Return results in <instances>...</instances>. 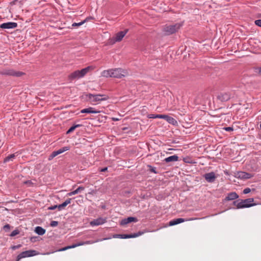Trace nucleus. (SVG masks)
Returning a JSON list of instances; mask_svg holds the SVG:
<instances>
[{
  "label": "nucleus",
  "mask_w": 261,
  "mask_h": 261,
  "mask_svg": "<svg viewBox=\"0 0 261 261\" xmlns=\"http://www.w3.org/2000/svg\"><path fill=\"white\" fill-rule=\"evenodd\" d=\"M126 74V71L120 68L105 70L101 72V76L103 77L117 79H121Z\"/></svg>",
  "instance_id": "f257e3e1"
},
{
  "label": "nucleus",
  "mask_w": 261,
  "mask_h": 261,
  "mask_svg": "<svg viewBox=\"0 0 261 261\" xmlns=\"http://www.w3.org/2000/svg\"><path fill=\"white\" fill-rule=\"evenodd\" d=\"M239 94V92L238 90L231 89L226 92L219 93L217 96V98L222 102H225L230 99H236Z\"/></svg>",
  "instance_id": "f03ea898"
},
{
  "label": "nucleus",
  "mask_w": 261,
  "mask_h": 261,
  "mask_svg": "<svg viewBox=\"0 0 261 261\" xmlns=\"http://www.w3.org/2000/svg\"><path fill=\"white\" fill-rule=\"evenodd\" d=\"M182 23H176L173 24H166L163 26L162 32L164 35L168 36L177 32L182 27Z\"/></svg>",
  "instance_id": "7ed1b4c3"
},
{
  "label": "nucleus",
  "mask_w": 261,
  "mask_h": 261,
  "mask_svg": "<svg viewBox=\"0 0 261 261\" xmlns=\"http://www.w3.org/2000/svg\"><path fill=\"white\" fill-rule=\"evenodd\" d=\"M253 201V198H247L244 200L238 199L234 201L233 204L238 209L247 208L255 205L252 203Z\"/></svg>",
  "instance_id": "20e7f679"
},
{
  "label": "nucleus",
  "mask_w": 261,
  "mask_h": 261,
  "mask_svg": "<svg viewBox=\"0 0 261 261\" xmlns=\"http://www.w3.org/2000/svg\"><path fill=\"white\" fill-rule=\"evenodd\" d=\"M90 67L88 66L81 70H76L68 75V80L73 81L75 79H79L84 77L89 71Z\"/></svg>",
  "instance_id": "39448f33"
},
{
  "label": "nucleus",
  "mask_w": 261,
  "mask_h": 261,
  "mask_svg": "<svg viewBox=\"0 0 261 261\" xmlns=\"http://www.w3.org/2000/svg\"><path fill=\"white\" fill-rule=\"evenodd\" d=\"M87 97L90 102L93 104L101 101L107 100L109 98V97L106 95L92 94L90 93L87 95Z\"/></svg>",
  "instance_id": "423d86ee"
},
{
  "label": "nucleus",
  "mask_w": 261,
  "mask_h": 261,
  "mask_svg": "<svg viewBox=\"0 0 261 261\" xmlns=\"http://www.w3.org/2000/svg\"><path fill=\"white\" fill-rule=\"evenodd\" d=\"M0 74L13 76L15 77H20L24 74V73L19 71H16L13 69L6 68L0 71Z\"/></svg>",
  "instance_id": "0eeeda50"
},
{
  "label": "nucleus",
  "mask_w": 261,
  "mask_h": 261,
  "mask_svg": "<svg viewBox=\"0 0 261 261\" xmlns=\"http://www.w3.org/2000/svg\"><path fill=\"white\" fill-rule=\"evenodd\" d=\"M128 32V30L126 29L123 31H120L116 34L115 36L110 40L111 44H114L117 42H120L125 36Z\"/></svg>",
  "instance_id": "6e6552de"
},
{
  "label": "nucleus",
  "mask_w": 261,
  "mask_h": 261,
  "mask_svg": "<svg viewBox=\"0 0 261 261\" xmlns=\"http://www.w3.org/2000/svg\"><path fill=\"white\" fill-rule=\"evenodd\" d=\"M36 254L37 253L36 251L35 250H30L23 251L17 255L16 261H19L21 259L23 258L33 256L36 255Z\"/></svg>",
  "instance_id": "1a4fd4ad"
},
{
  "label": "nucleus",
  "mask_w": 261,
  "mask_h": 261,
  "mask_svg": "<svg viewBox=\"0 0 261 261\" xmlns=\"http://www.w3.org/2000/svg\"><path fill=\"white\" fill-rule=\"evenodd\" d=\"M70 149V147L69 146H64L62 148H60L59 149L53 151L51 154L49 156V160H50L53 159L57 155L66 151L69 150Z\"/></svg>",
  "instance_id": "9d476101"
},
{
  "label": "nucleus",
  "mask_w": 261,
  "mask_h": 261,
  "mask_svg": "<svg viewBox=\"0 0 261 261\" xmlns=\"http://www.w3.org/2000/svg\"><path fill=\"white\" fill-rule=\"evenodd\" d=\"M107 218L106 217H99L97 219H94L90 222V224L92 226H98L105 223L107 222Z\"/></svg>",
  "instance_id": "9b49d317"
},
{
  "label": "nucleus",
  "mask_w": 261,
  "mask_h": 261,
  "mask_svg": "<svg viewBox=\"0 0 261 261\" xmlns=\"http://www.w3.org/2000/svg\"><path fill=\"white\" fill-rule=\"evenodd\" d=\"M198 218H190L188 220H185V219H183V218H177V219H173V220H171L169 223V226H173V225H176V224H179V223H181L182 222H184L186 221H189V220H196Z\"/></svg>",
  "instance_id": "f8f14e48"
},
{
  "label": "nucleus",
  "mask_w": 261,
  "mask_h": 261,
  "mask_svg": "<svg viewBox=\"0 0 261 261\" xmlns=\"http://www.w3.org/2000/svg\"><path fill=\"white\" fill-rule=\"evenodd\" d=\"M17 27V23L14 22H8L0 24V28L3 29H15Z\"/></svg>",
  "instance_id": "ddd939ff"
},
{
  "label": "nucleus",
  "mask_w": 261,
  "mask_h": 261,
  "mask_svg": "<svg viewBox=\"0 0 261 261\" xmlns=\"http://www.w3.org/2000/svg\"><path fill=\"white\" fill-rule=\"evenodd\" d=\"M203 176L205 178V180L208 182H210V183L213 182L215 180V179L216 178L215 174L213 172L205 173L203 175Z\"/></svg>",
  "instance_id": "4468645a"
},
{
  "label": "nucleus",
  "mask_w": 261,
  "mask_h": 261,
  "mask_svg": "<svg viewBox=\"0 0 261 261\" xmlns=\"http://www.w3.org/2000/svg\"><path fill=\"white\" fill-rule=\"evenodd\" d=\"M236 177L242 179H247L252 177V175L251 174L245 172L240 171L237 172Z\"/></svg>",
  "instance_id": "2eb2a0df"
},
{
  "label": "nucleus",
  "mask_w": 261,
  "mask_h": 261,
  "mask_svg": "<svg viewBox=\"0 0 261 261\" xmlns=\"http://www.w3.org/2000/svg\"><path fill=\"white\" fill-rule=\"evenodd\" d=\"M138 221V219L136 217H129L127 218H125L122 219L120 222V224L122 226L126 225L130 222H137Z\"/></svg>",
  "instance_id": "dca6fc26"
},
{
  "label": "nucleus",
  "mask_w": 261,
  "mask_h": 261,
  "mask_svg": "<svg viewBox=\"0 0 261 261\" xmlns=\"http://www.w3.org/2000/svg\"><path fill=\"white\" fill-rule=\"evenodd\" d=\"M144 232L143 231H139L137 233H134L130 234H121V239H129V238H134L138 237L142 234H143Z\"/></svg>",
  "instance_id": "f3484780"
},
{
  "label": "nucleus",
  "mask_w": 261,
  "mask_h": 261,
  "mask_svg": "<svg viewBox=\"0 0 261 261\" xmlns=\"http://www.w3.org/2000/svg\"><path fill=\"white\" fill-rule=\"evenodd\" d=\"M89 243H90L89 241H87L86 242H81V243H79L73 244L72 245L66 246L65 247H63V248L59 249V251H65V250H66L67 249H69L74 248H75L76 247H77V246H81V245H83L84 244H89Z\"/></svg>",
  "instance_id": "a211bd4d"
},
{
  "label": "nucleus",
  "mask_w": 261,
  "mask_h": 261,
  "mask_svg": "<svg viewBox=\"0 0 261 261\" xmlns=\"http://www.w3.org/2000/svg\"><path fill=\"white\" fill-rule=\"evenodd\" d=\"M239 197V195L235 192H232L228 193L224 199V201H228L233 200L237 199Z\"/></svg>",
  "instance_id": "6ab92c4d"
},
{
  "label": "nucleus",
  "mask_w": 261,
  "mask_h": 261,
  "mask_svg": "<svg viewBox=\"0 0 261 261\" xmlns=\"http://www.w3.org/2000/svg\"><path fill=\"white\" fill-rule=\"evenodd\" d=\"M82 113H93L97 114L100 112L99 111L96 110L94 108L89 107L86 109H84L81 111Z\"/></svg>",
  "instance_id": "aec40b11"
},
{
  "label": "nucleus",
  "mask_w": 261,
  "mask_h": 261,
  "mask_svg": "<svg viewBox=\"0 0 261 261\" xmlns=\"http://www.w3.org/2000/svg\"><path fill=\"white\" fill-rule=\"evenodd\" d=\"M162 119H164L166 120L168 122H169L170 124L175 125L177 124V121L173 118V117L166 115H163Z\"/></svg>",
  "instance_id": "412c9836"
},
{
  "label": "nucleus",
  "mask_w": 261,
  "mask_h": 261,
  "mask_svg": "<svg viewBox=\"0 0 261 261\" xmlns=\"http://www.w3.org/2000/svg\"><path fill=\"white\" fill-rule=\"evenodd\" d=\"M178 158L177 155H173L165 158L164 161L166 163L175 162L178 160Z\"/></svg>",
  "instance_id": "4be33fe9"
},
{
  "label": "nucleus",
  "mask_w": 261,
  "mask_h": 261,
  "mask_svg": "<svg viewBox=\"0 0 261 261\" xmlns=\"http://www.w3.org/2000/svg\"><path fill=\"white\" fill-rule=\"evenodd\" d=\"M85 188L82 186H80L79 188H77L75 190L69 192L67 194V195L68 196H71L72 195H75L78 194L79 193L81 192L82 191L84 190Z\"/></svg>",
  "instance_id": "5701e85b"
},
{
  "label": "nucleus",
  "mask_w": 261,
  "mask_h": 261,
  "mask_svg": "<svg viewBox=\"0 0 261 261\" xmlns=\"http://www.w3.org/2000/svg\"><path fill=\"white\" fill-rule=\"evenodd\" d=\"M35 232L38 235L42 236L45 233L46 230L41 226H37L35 227Z\"/></svg>",
  "instance_id": "b1692460"
},
{
  "label": "nucleus",
  "mask_w": 261,
  "mask_h": 261,
  "mask_svg": "<svg viewBox=\"0 0 261 261\" xmlns=\"http://www.w3.org/2000/svg\"><path fill=\"white\" fill-rule=\"evenodd\" d=\"M17 153L11 154L6 156L4 160V163H7L10 161H13V159L17 156Z\"/></svg>",
  "instance_id": "393cba45"
},
{
  "label": "nucleus",
  "mask_w": 261,
  "mask_h": 261,
  "mask_svg": "<svg viewBox=\"0 0 261 261\" xmlns=\"http://www.w3.org/2000/svg\"><path fill=\"white\" fill-rule=\"evenodd\" d=\"M82 126V124H76V125H73L71 127H70V128L67 131L66 134H70L71 133L73 132L76 128L80 127Z\"/></svg>",
  "instance_id": "a878e982"
},
{
  "label": "nucleus",
  "mask_w": 261,
  "mask_h": 261,
  "mask_svg": "<svg viewBox=\"0 0 261 261\" xmlns=\"http://www.w3.org/2000/svg\"><path fill=\"white\" fill-rule=\"evenodd\" d=\"M163 115H159V114H149L148 115V118H162Z\"/></svg>",
  "instance_id": "bb28decb"
},
{
  "label": "nucleus",
  "mask_w": 261,
  "mask_h": 261,
  "mask_svg": "<svg viewBox=\"0 0 261 261\" xmlns=\"http://www.w3.org/2000/svg\"><path fill=\"white\" fill-rule=\"evenodd\" d=\"M19 232H20V231H19V230H18L17 229H15L11 233V234H10V236L11 237H13L15 236L16 235L18 234L19 233Z\"/></svg>",
  "instance_id": "cd10ccee"
},
{
  "label": "nucleus",
  "mask_w": 261,
  "mask_h": 261,
  "mask_svg": "<svg viewBox=\"0 0 261 261\" xmlns=\"http://www.w3.org/2000/svg\"><path fill=\"white\" fill-rule=\"evenodd\" d=\"M86 21V19L84 20V21H82L79 23H73L72 24V27H79V26H80L81 25H82L83 24H84L85 22Z\"/></svg>",
  "instance_id": "c85d7f7f"
},
{
  "label": "nucleus",
  "mask_w": 261,
  "mask_h": 261,
  "mask_svg": "<svg viewBox=\"0 0 261 261\" xmlns=\"http://www.w3.org/2000/svg\"><path fill=\"white\" fill-rule=\"evenodd\" d=\"M10 228H11V226L9 224H7L4 226L3 229L6 232H8L10 230Z\"/></svg>",
  "instance_id": "c756f323"
},
{
  "label": "nucleus",
  "mask_w": 261,
  "mask_h": 261,
  "mask_svg": "<svg viewBox=\"0 0 261 261\" xmlns=\"http://www.w3.org/2000/svg\"><path fill=\"white\" fill-rule=\"evenodd\" d=\"M67 205L65 204L64 202L62 203L61 204L58 205V208L59 211H61L64 209Z\"/></svg>",
  "instance_id": "7c9ffc66"
},
{
  "label": "nucleus",
  "mask_w": 261,
  "mask_h": 261,
  "mask_svg": "<svg viewBox=\"0 0 261 261\" xmlns=\"http://www.w3.org/2000/svg\"><path fill=\"white\" fill-rule=\"evenodd\" d=\"M148 167L149 168V170L150 172H151L153 173H157V172L156 171V168L155 167H153L149 165H148Z\"/></svg>",
  "instance_id": "2f4dec72"
},
{
  "label": "nucleus",
  "mask_w": 261,
  "mask_h": 261,
  "mask_svg": "<svg viewBox=\"0 0 261 261\" xmlns=\"http://www.w3.org/2000/svg\"><path fill=\"white\" fill-rule=\"evenodd\" d=\"M23 184L27 185L30 187L33 185V183L32 182V181L31 180H26V181H24Z\"/></svg>",
  "instance_id": "473e14b6"
},
{
  "label": "nucleus",
  "mask_w": 261,
  "mask_h": 261,
  "mask_svg": "<svg viewBox=\"0 0 261 261\" xmlns=\"http://www.w3.org/2000/svg\"><path fill=\"white\" fill-rule=\"evenodd\" d=\"M50 225L52 227H56L58 225V222L56 221H52L50 222Z\"/></svg>",
  "instance_id": "72a5a7b5"
},
{
  "label": "nucleus",
  "mask_w": 261,
  "mask_h": 261,
  "mask_svg": "<svg viewBox=\"0 0 261 261\" xmlns=\"http://www.w3.org/2000/svg\"><path fill=\"white\" fill-rule=\"evenodd\" d=\"M21 247V245L20 244H19L17 245L12 246H11V248L12 250H16L17 249L20 248Z\"/></svg>",
  "instance_id": "f704fd0d"
},
{
  "label": "nucleus",
  "mask_w": 261,
  "mask_h": 261,
  "mask_svg": "<svg viewBox=\"0 0 261 261\" xmlns=\"http://www.w3.org/2000/svg\"><path fill=\"white\" fill-rule=\"evenodd\" d=\"M254 23L256 25L261 27V19L256 20Z\"/></svg>",
  "instance_id": "c9c22d12"
},
{
  "label": "nucleus",
  "mask_w": 261,
  "mask_h": 261,
  "mask_svg": "<svg viewBox=\"0 0 261 261\" xmlns=\"http://www.w3.org/2000/svg\"><path fill=\"white\" fill-rule=\"evenodd\" d=\"M250 191H251L250 189L249 188H245V189H244L243 193L245 194H247L250 193Z\"/></svg>",
  "instance_id": "e433bc0d"
},
{
  "label": "nucleus",
  "mask_w": 261,
  "mask_h": 261,
  "mask_svg": "<svg viewBox=\"0 0 261 261\" xmlns=\"http://www.w3.org/2000/svg\"><path fill=\"white\" fill-rule=\"evenodd\" d=\"M223 129L227 132H230V131H232L233 130V128L232 127H224Z\"/></svg>",
  "instance_id": "4c0bfd02"
},
{
  "label": "nucleus",
  "mask_w": 261,
  "mask_h": 261,
  "mask_svg": "<svg viewBox=\"0 0 261 261\" xmlns=\"http://www.w3.org/2000/svg\"><path fill=\"white\" fill-rule=\"evenodd\" d=\"M71 200V198H68L64 202L65 203L66 205H67L68 204L70 203Z\"/></svg>",
  "instance_id": "58836bf2"
},
{
  "label": "nucleus",
  "mask_w": 261,
  "mask_h": 261,
  "mask_svg": "<svg viewBox=\"0 0 261 261\" xmlns=\"http://www.w3.org/2000/svg\"><path fill=\"white\" fill-rule=\"evenodd\" d=\"M56 208H58V205H55L54 206H50L48 207V210H55Z\"/></svg>",
  "instance_id": "ea45409f"
},
{
  "label": "nucleus",
  "mask_w": 261,
  "mask_h": 261,
  "mask_svg": "<svg viewBox=\"0 0 261 261\" xmlns=\"http://www.w3.org/2000/svg\"><path fill=\"white\" fill-rule=\"evenodd\" d=\"M255 72H258L259 74L261 75V67H257L255 68Z\"/></svg>",
  "instance_id": "a19ab883"
},
{
  "label": "nucleus",
  "mask_w": 261,
  "mask_h": 261,
  "mask_svg": "<svg viewBox=\"0 0 261 261\" xmlns=\"http://www.w3.org/2000/svg\"><path fill=\"white\" fill-rule=\"evenodd\" d=\"M100 172H104L108 170V167H105L99 169Z\"/></svg>",
  "instance_id": "79ce46f5"
},
{
  "label": "nucleus",
  "mask_w": 261,
  "mask_h": 261,
  "mask_svg": "<svg viewBox=\"0 0 261 261\" xmlns=\"http://www.w3.org/2000/svg\"><path fill=\"white\" fill-rule=\"evenodd\" d=\"M121 234H116L113 236L114 238H119L121 239Z\"/></svg>",
  "instance_id": "37998d69"
},
{
  "label": "nucleus",
  "mask_w": 261,
  "mask_h": 261,
  "mask_svg": "<svg viewBox=\"0 0 261 261\" xmlns=\"http://www.w3.org/2000/svg\"><path fill=\"white\" fill-rule=\"evenodd\" d=\"M18 1V0H14L13 2H12V4H15Z\"/></svg>",
  "instance_id": "c03bdc74"
},
{
  "label": "nucleus",
  "mask_w": 261,
  "mask_h": 261,
  "mask_svg": "<svg viewBox=\"0 0 261 261\" xmlns=\"http://www.w3.org/2000/svg\"><path fill=\"white\" fill-rule=\"evenodd\" d=\"M259 128H260V129H261V122H260V124H259Z\"/></svg>",
  "instance_id": "a18cd8bd"
},
{
  "label": "nucleus",
  "mask_w": 261,
  "mask_h": 261,
  "mask_svg": "<svg viewBox=\"0 0 261 261\" xmlns=\"http://www.w3.org/2000/svg\"><path fill=\"white\" fill-rule=\"evenodd\" d=\"M259 139H261V134L259 135Z\"/></svg>",
  "instance_id": "49530a36"
}]
</instances>
